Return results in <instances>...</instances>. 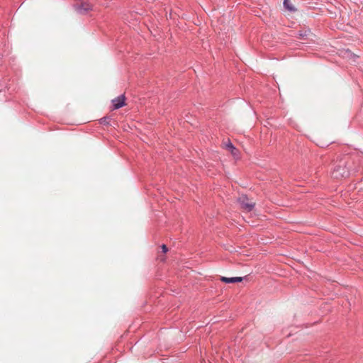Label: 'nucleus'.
<instances>
[{"label": "nucleus", "instance_id": "nucleus-5", "mask_svg": "<svg viewBox=\"0 0 363 363\" xmlns=\"http://www.w3.org/2000/svg\"><path fill=\"white\" fill-rule=\"evenodd\" d=\"M346 173L345 168L339 167L333 171V177L335 178L343 177L345 176Z\"/></svg>", "mask_w": 363, "mask_h": 363}, {"label": "nucleus", "instance_id": "nucleus-1", "mask_svg": "<svg viewBox=\"0 0 363 363\" xmlns=\"http://www.w3.org/2000/svg\"><path fill=\"white\" fill-rule=\"evenodd\" d=\"M238 201L240 207L245 211H251L255 205V202L252 199H249L246 195H241L238 198Z\"/></svg>", "mask_w": 363, "mask_h": 363}, {"label": "nucleus", "instance_id": "nucleus-4", "mask_svg": "<svg viewBox=\"0 0 363 363\" xmlns=\"http://www.w3.org/2000/svg\"><path fill=\"white\" fill-rule=\"evenodd\" d=\"M223 145L226 150H229L231 152L233 157H236L238 156V150L235 148L229 140L226 143H224Z\"/></svg>", "mask_w": 363, "mask_h": 363}, {"label": "nucleus", "instance_id": "nucleus-9", "mask_svg": "<svg viewBox=\"0 0 363 363\" xmlns=\"http://www.w3.org/2000/svg\"><path fill=\"white\" fill-rule=\"evenodd\" d=\"M161 248L163 253H166L168 251V248L165 245H162Z\"/></svg>", "mask_w": 363, "mask_h": 363}, {"label": "nucleus", "instance_id": "nucleus-6", "mask_svg": "<svg viewBox=\"0 0 363 363\" xmlns=\"http://www.w3.org/2000/svg\"><path fill=\"white\" fill-rule=\"evenodd\" d=\"M220 279L221 281L226 283V284L241 282L242 281V277L228 278V277H221Z\"/></svg>", "mask_w": 363, "mask_h": 363}, {"label": "nucleus", "instance_id": "nucleus-7", "mask_svg": "<svg viewBox=\"0 0 363 363\" xmlns=\"http://www.w3.org/2000/svg\"><path fill=\"white\" fill-rule=\"evenodd\" d=\"M308 35H311L310 32L308 31V33L306 31L304 33H300L298 34V36L296 35V40L298 38L300 40H305V37H308ZM298 43H296V49H298Z\"/></svg>", "mask_w": 363, "mask_h": 363}, {"label": "nucleus", "instance_id": "nucleus-3", "mask_svg": "<svg viewBox=\"0 0 363 363\" xmlns=\"http://www.w3.org/2000/svg\"><path fill=\"white\" fill-rule=\"evenodd\" d=\"M92 9V5L88 1H82L78 6L77 10L79 12L83 13Z\"/></svg>", "mask_w": 363, "mask_h": 363}, {"label": "nucleus", "instance_id": "nucleus-8", "mask_svg": "<svg viewBox=\"0 0 363 363\" xmlns=\"http://www.w3.org/2000/svg\"><path fill=\"white\" fill-rule=\"evenodd\" d=\"M284 6L289 11H292L294 10V6L290 3V0H284Z\"/></svg>", "mask_w": 363, "mask_h": 363}, {"label": "nucleus", "instance_id": "nucleus-2", "mask_svg": "<svg viewBox=\"0 0 363 363\" xmlns=\"http://www.w3.org/2000/svg\"><path fill=\"white\" fill-rule=\"evenodd\" d=\"M125 95H121L120 96L112 100V103L114 106V109L120 108L125 105Z\"/></svg>", "mask_w": 363, "mask_h": 363}]
</instances>
